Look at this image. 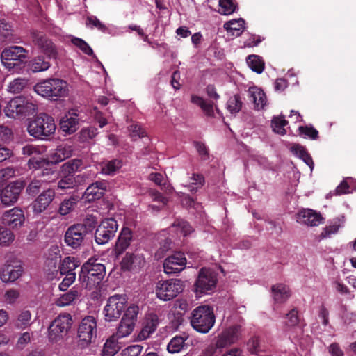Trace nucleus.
I'll return each mask as SVG.
<instances>
[{"mask_svg": "<svg viewBox=\"0 0 356 356\" xmlns=\"http://www.w3.org/2000/svg\"><path fill=\"white\" fill-rule=\"evenodd\" d=\"M42 182L40 180L32 181L26 188V191L29 195H34L38 193L42 187Z\"/></svg>", "mask_w": 356, "mask_h": 356, "instance_id": "nucleus-61", "label": "nucleus"}, {"mask_svg": "<svg viewBox=\"0 0 356 356\" xmlns=\"http://www.w3.org/2000/svg\"><path fill=\"white\" fill-rule=\"evenodd\" d=\"M127 300L124 295H114L108 298L104 309L106 321L118 320L124 311Z\"/></svg>", "mask_w": 356, "mask_h": 356, "instance_id": "nucleus-9", "label": "nucleus"}, {"mask_svg": "<svg viewBox=\"0 0 356 356\" xmlns=\"http://www.w3.org/2000/svg\"><path fill=\"white\" fill-rule=\"evenodd\" d=\"M56 125L54 118L44 113L37 115L28 126V132L35 138L43 139L54 134Z\"/></svg>", "mask_w": 356, "mask_h": 356, "instance_id": "nucleus-2", "label": "nucleus"}, {"mask_svg": "<svg viewBox=\"0 0 356 356\" xmlns=\"http://www.w3.org/2000/svg\"><path fill=\"white\" fill-rule=\"evenodd\" d=\"M12 35L11 26L4 21H0V37L6 39Z\"/></svg>", "mask_w": 356, "mask_h": 356, "instance_id": "nucleus-60", "label": "nucleus"}, {"mask_svg": "<svg viewBox=\"0 0 356 356\" xmlns=\"http://www.w3.org/2000/svg\"><path fill=\"white\" fill-rule=\"evenodd\" d=\"M149 195L153 201L157 202L162 206H165L168 203V199L162 195L161 193L156 191H149Z\"/></svg>", "mask_w": 356, "mask_h": 356, "instance_id": "nucleus-62", "label": "nucleus"}, {"mask_svg": "<svg viewBox=\"0 0 356 356\" xmlns=\"http://www.w3.org/2000/svg\"><path fill=\"white\" fill-rule=\"evenodd\" d=\"M86 24L90 28L95 27L102 31H105L106 29V26L102 23L95 16H88L86 19Z\"/></svg>", "mask_w": 356, "mask_h": 356, "instance_id": "nucleus-53", "label": "nucleus"}, {"mask_svg": "<svg viewBox=\"0 0 356 356\" xmlns=\"http://www.w3.org/2000/svg\"><path fill=\"white\" fill-rule=\"evenodd\" d=\"M71 42L74 46L80 49L84 54L87 55H92L93 54L92 49L83 40L79 38H72L71 39Z\"/></svg>", "mask_w": 356, "mask_h": 356, "instance_id": "nucleus-48", "label": "nucleus"}, {"mask_svg": "<svg viewBox=\"0 0 356 356\" xmlns=\"http://www.w3.org/2000/svg\"><path fill=\"white\" fill-rule=\"evenodd\" d=\"M24 186L23 181H16L8 184L1 191V203L6 207L15 204L19 199Z\"/></svg>", "mask_w": 356, "mask_h": 356, "instance_id": "nucleus-11", "label": "nucleus"}, {"mask_svg": "<svg viewBox=\"0 0 356 356\" xmlns=\"http://www.w3.org/2000/svg\"><path fill=\"white\" fill-rule=\"evenodd\" d=\"M105 273V266L102 264L97 259H90L82 266L79 281L86 282V287L92 288L102 281Z\"/></svg>", "mask_w": 356, "mask_h": 356, "instance_id": "nucleus-1", "label": "nucleus"}, {"mask_svg": "<svg viewBox=\"0 0 356 356\" xmlns=\"http://www.w3.org/2000/svg\"><path fill=\"white\" fill-rule=\"evenodd\" d=\"M245 21L239 18L238 19H232L224 24V28L232 35L239 36L244 31Z\"/></svg>", "mask_w": 356, "mask_h": 356, "instance_id": "nucleus-24", "label": "nucleus"}, {"mask_svg": "<svg viewBox=\"0 0 356 356\" xmlns=\"http://www.w3.org/2000/svg\"><path fill=\"white\" fill-rule=\"evenodd\" d=\"M172 226L177 232L182 234L184 236H187L193 231L191 226L183 220H177Z\"/></svg>", "mask_w": 356, "mask_h": 356, "instance_id": "nucleus-45", "label": "nucleus"}, {"mask_svg": "<svg viewBox=\"0 0 356 356\" xmlns=\"http://www.w3.org/2000/svg\"><path fill=\"white\" fill-rule=\"evenodd\" d=\"M188 337L184 338L181 335H175L168 345L167 349L170 353H179L184 347Z\"/></svg>", "mask_w": 356, "mask_h": 356, "instance_id": "nucleus-33", "label": "nucleus"}, {"mask_svg": "<svg viewBox=\"0 0 356 356\" xmlns=\"http://www.w3.org/2000/svg\"><path fill=\"white\" fill-rule=\"evenodd\" d=\"M67 158V149L65 146H58L55 152L51 155L49 162L56 164L65 161Z\"/></svg>", "mask_w": 356, "mask_h": 356, "instance_id": "nucleus-43", "label": "nucleus"}, {"mask_svg": "<svg viewBox=\"0 0 356 356\" xmlns=\"http://www.w3.org/2000/svg\"><path fill=\"white\" fill-rule=\"evenodd\" d=\"M81 117L76 111H68V134L74 133L79 127Z\"/></svg>", "mask_w": 356, "mask_h": 356, "instance_id": "nucleus-32", "label": "nucleus"}, {"mask_svg": "<svg viewBox=\"0 0 356 356\" xmlns=\"http://www.w3.org/2000/svg\"><path fill=\"white\" fill-rule=\"evenodd\" d=\"M243 102L238 95L230 97L227 102V108L232 114L238 113L242 108Z\"/></svg>", "mask_w": 356, "mask_h": 356, "instance_id": "nucleus-36", "label": "nucleus"}, {"mask_svg": "<svg viewBox=\"0 0 356 356\" xmlns=\"http://www.w3.org/2000/svg\"><path fill=\"white\" fill-rule=\"evenodd\" d=\"M31 324V314L29 310H23L14 321V327L19 330H24Z\"/></svg>", "mask_w": 356, "mask_h": 356, "instance_id": "nucleus-28", "label": "nucleus"}, {"mask_svg": "<svg viewBox=\"0 0 356 356\" xmlns=\"http://www.w3.org/2000/svg\"><path fill=\"white\" fill-rule=\"evenodd\" d=\"M82 165V161L79 159H72L68 162V175L77 171ZM73 186L72 178L68 177V188Z\"/></svg>", "mask_w": 356, "mask_h": 356, "instance_id": "nucleus-49", "label": "nucleus"}, {"mask_svg": "<svg viewBox=\"0 0 356 356\" xmlns=\"http://www.w3.org/2000/svg\"><path fill=\"white\" fill-rule=\"evenodd\" d=\"M136 259V257L131 253H127L121 261V267L123 270H129Z\"/></svg>", "mask_w": 356, "mask_h": 356, "instance_id": "nucleus-55", "label": "nucleus"}, {"mask_svg": "<svg viewBox=\"0 0 356 356\" xmlns=\"http://www.w3.org/2000/svg\"><path fill=\"white\" fill-rule=\"evenodd\" d=\"M286 124V120H285L282 116L275 117L272 120V127L273 131L280 135H284L286 134L284 127Z\"/></svg>", "mask_w": 356, "mask_h": 356, "instance_id": "nucleus-44", "label": "nucleus"}, {"mask_svg": "<svg viewBox=\"0 0 356 356\" xmlns=\"http://www.w3.org/2000/svg\"><path fill=\"white\" fill-rule=\"evenodd\" d=\"M236 337L237 335H218L213 341L216 343V347L220 350L232 344Z\"/></svg>", "mask_w": 356, "mask_h": 356, "instance_id": "nucleus-39", "label": "nucleus"}, {"mask_svg": "<svg viewBox=\"0 0 356 356\" xmlns=\"http://www.w3.org/2000/svg\"><path fill=\"white\" fill-rule=\"evenodd\" d=\"M131 240L132 232L130 229L127 227L122 228L113 249L114 254L117 257L121 254L129 246Z\"/></svg>", "mask_w": 356, "mask_h": 356, "instance_id": "nucleus-20", "label": "nucleus"}, {"mask_svg": "<svg viewBox=\"0 0 356 356\" xmlns=\"http://www.w3.org/2000/svg\"><path fill=\"white\" fill-rule=\"evenodd\" d=\"M83 286L76 284L68 291V305L76 300L81 296Z\"/></svg>", "mask_w": 356, "mask_h": 356, "instance_id": "nucleus-54", "label": "nucleus"}, {"mask_svg": "<svg viewBox=\"0 0 356 356\" xmlns=\"http://www.w3.org/2000/svg\"><path fill=\"white\" fill-rule=\"evenodd\" d=\"M67 327V316L65 314L60 315L50 325L49 334H60Z\"/></svg>", "mask_w": 356, "mask_h": 356, "instance_id": "nucleus-29", "label": "nucleus"}, {"mask_svg": "<svg viewBox=\"0 0 356 356\" xmlns=\"http://www.w3.org/2000/svg\"><path fill=\"white\" fill-rule=\"evenodd\" d=\"M298 220L308 226H318L322 223L323 218L319 213L310 209H305L298 213Z\"/></svg>", "mask_w": 356, "mask_h": 356, "instance_id": "nucleus-17", "label": "nucleus"}, {"mask_svg": "<svg viewBox=\"0 0 356 356\" xmlns=\"http://www.w3.org/2000/svg\"><path fill=\"white\" fill-rule=\"evenodd\" d=\"M22 273V266L6 264L0 271V278L3 282H12L17 280Z\"/></svg>", "mask_w": 356, "mask_h": 356, "instance_id": "nucleus-19", "label": "nucleus"}, {"mask_svg": "<svg viewBox=\"0 0 356 356\" xmlns=\"http://www.w3.org/2000/svg\"><path fill=\"white\" fill-rule=\"evenodd\" d=\"M54 197V191L51 189L44 191L33 202V209L35 212L41 213L44 211Z\"/></svg>", "mask_w": 356, "mask_h": 356, "instance_id": "nucleus-21", "label": "nucleus"}, {"mask_svg": "<svg viewBox=\"0 0 356 356\" xmlns=\"http://www.w3.org/2000/svg\"><path fill=\"white\" fill-rule=\"evenodd\" d=\"M118 228V225L114 218H106L102 220L95 231V241L101 245L107 243L114 237Z\"/></svg>", "mask_w": 356, "mask_h": 356, "instance_id": "nucleus-10", "label": "nucleus"}, {"mask_svg": "<svg viewBox=\"0 0 356 356\" xmlns=\"http://www.w3.org/2000/svg\"><path fill=\"white\" fill-rule=\"evenodd\" d=\"M97 134V130L95 127H89L81 129L79 134L80 142H86L94 138Z\"/></svg>", "mask_w": 356, "mask_h": 356, "instance_id": "nucleus-47", "label": "nucleus"}, {"mask_svg": "<svg viewBox=\"0 0 356 356\" xmlns=\"http://www.w3.org/2000/svg\"><path fill=\"white\" fill-rule=\"evenodd\" d=\"M274 300L278 303L284 302L290 296L289 286L283 284H277L271 287Z\"/></svg>", "mask_w": 356, "mask_h": 356, "instance_id": "nucleus-23", "label": "nucleus"}, {"mask_svg": "<svg viewBox=\"0 0 356 356\" xmlns=\"http://www.w3.org/2000/svg\"><path fill=\"white\" fill-rule=\"evenodd\" d=\"M107 182L105 181H96L90 185L84 193V198L88 202H92L101 198L107 188Z\"/></svg>", "mask_w": 356, "mask_h": 356, "instance_id": "nucleus-16", "label": "nucleus"}, {"mask_svg": "<svg viewBox=\"0 0 356 356\" xmlns=\"http://www.w3.org/2000/svg\"><path fill=\"white\" fill-rule=\"evenodd\" d=\"M121 166L122 163L120 160H112L101 164V172L105 175H113Z\"/></svg>", "mask_w": 356, "mask_h": 356, "instance_id": "nucleus-37", "label": "nucleus"}, {"mask_svg": "<svg viewBox=\"0 0 356 356\" xmlns=\"http://www.w3.org/2000/svg\"><path fill=\"white\" fill-rule=\"evenodd\" d=\"M143 350L140 345H131L124 348L122 353V356H138Z\"/></svg>", "mask_w": 356, "mask_h": 356, "instance_id": "nucleus-51", "label": "nucleus"}, {"mask_svg": "<svg viewBox=\"0 0 356 356\" xmlns=\"http://www.w3.org/2000/svg\"><path fill=\"white\" fill-rule=\"evenodd\" d=\"M299 130L302 134L307 136L311 139L315 140L318 138V132L313 127H300Z\"/></svg>", "mask_w": 356, "mask_h": 356, "instance_id": "nucleus-58", "label": "nucleus"}, {"mask_svg": "<svg viewBox=\"0 0 356 356\" xmlns=\"http://www.w3.org/2000/svg\"><path fill=\"white\" fill-rule=\"evenodd\" d=\"M28 81L26 79L17 78L10 83L8 91L13 93H19L23 90L27 85Z\"/></svg>", "mask_w": 356, "mask_h": 356, "instance_id": "nucleus-42", "label": "nucleus"}, {"mask_svg": "<svg viewBox=\"0 0 356 356\" xmlns=\"http://www.w3.org/2000/svg\"><path fill=\"white\" fill-rule=\"evenodd\" d=\"M97 322L94 317L88 316L82 319L78 330L79 334H95Z\"/></svg>", "mask_w": 356, "mask_h": 356, "instance_id": "nucleus-25", "label": "nucleus"}, {"mask_svg": "<svg viewBox=\"0 0 356 356\" xmlns=\"http://www.w3.org/2000/svg\"><path fill=\"white\" fill-rule=\"evenodd\" d=\"M191 323L197 332H208L215 323L213 308L209 305H201L196 307L192 312Z\"/></svg>", "mask_w": 356, "mask_h": 356, "instance_id": "nucleus-4", "label": "nucleus"}, {"mask_svg": "<svg viewBox=\"0 0 356 356\" xmlns=\"http://www.w3.org/2000/svg\"><path fill=\"white\" fill-rule=\"evenodd\" d=\"M130 136L132 140H136L139 138L145 136V131L137 124H133L129 127Z\"/></svg>", "mask_w": 356, "mask_h": 356, "instance_id": "nucleus-52", "label": "nucleus"}, {"mask_svg": "<svg viewBox=\"0 0 356 356\" xmlns=\"http://www.w3.org/2000/svg\"><path fill=\"white\" fill-rule=\"evenodd\" d=\"M59 249L57 246L52 247L50 250L49 257L46 259L44 264V270L49 274L54 273V272L60 271V275H65L67 273V268L65 267L64 263L66 258L61 264V257L58 254Z\"/></svg>", "mask_w": 356, "mask_h": 356, "instance_id": "nucleus-12", "label": "nucleus"}, {"mask_svg": "<svg viewBox=\"0 0 356 356\" xmlns=\"http://www.w3.org/2000/svg\"><path fill=\"white\" fill-rule=\"evenodd\" d=\"M248 94L252 99L254 108L259 110L266 106L267 99L264 91L257 87H251L248 90Z\"/></svg>", "mask_w": 356, "mask_h": 356, "instance_id": "nucleus-22", "label": "nucleus"}, {"mask_svg": "<svg viewBox=\"0 0 356 356\" xmlns=\"http://www.w3.org/2000/svg\"><path fill=\"white\" fill-rule=\"evenodd\" d=\"M186 259L181 252H177L167 257L163 262L164 272L168 274L177 273L186 268Z\"/></svg>", "mask_w": 356, "mask_h": 356, "instance_id": "nucleus-14", "label": "nucleus"}, {"mask_svg": "<svg viewBox=\"0 0 356 356\" xmlns=\"http://www.w3.org/2000/svg\"><path fill=\"white\" fill-rule=\"evenodd\" d=\"M191 102L193 104L199 106L207 115H213V102H208L207 100H204L202 97L196 95H193L191 97Z\"/></svg>", "mask_w": 356, "mask_h": 356, "instance_id": "nucleus-30", "label": "nucleus"}, {"mask_svg": "<svg viewBox=\"0 0 356 356\" xmlns=\"http://www.w3.org/2000/svg\"><path fill=\"white\" fill-rule=\"evenodd\" d=\"M192 185H189L188 188L190 191L193 192L199 187H201L204 184V177L200 175H193L191 177Z\"/></svg>", "mask_w": 356, "mask_h": 356, "instance_id": "nucleus-57", "label": "nucleus"}, {"mask_svg": "<svg viewBox=\"0 0 356 356\" xmlns=\"http://www.w3.org/2000/svg\"><path fill=\"white\" fill-rule=\"evenodd\" d=\"M184 289V284L181 280L170 279L156 282L154 291L159 300L169 301L177 297Z\"/></svg>", "mask_w": 356, "mask_h": 356, "instance_id": "nucleus-6", "label": "nucleus"}, {"mask_svg": "<svg viewBox=\"0 0 356 356\" xmlns=\"http://www.w3.org/2000/svg\"><path fill=\"white\" fill-rule=\"evenodd\" d=\"M19 293L17 290L10 289L5 294L6 300L8 303H13L19 298Z\"/></svg>", "mask_w": 356, "mask_h": 356, "instance_id": "nucleus-63", "label": "nucleus"}, {"mask_svg": "<svg viewBox=\"0 0 356 356\" xmlns=\"http://www.w3.org/2000/svg\"><path fill=\"white\" fill-rule=\"evenodd\" d=\"M81 264V261L74 257H68V286L76 280V273L74 270Z\"/></svg>", "mask_w": 356, "mask_h": 356, "instance_id": "nucleus-38", "label": "nucleus"}, {"mask_svg": "<svg viewBox=\"0 0 356 356\" xmlns=\"http://www.w3.org/2000/svg\"><path fill=\"white\" fill-rule=\"evenodd\" d=\"M135 325V322L122 318L118 329V334H131Z\"/></svg>", "mask_w": 356, "mask_h": 356, "instance_id": "nucleus-46", "label": "nucleus"}, {"mask_svg": "<svg viewBox=\"0 0 356 356\" xmlns=\"http://www.w3.org/2000/svg\"><path fill=\"white\" fill-rule=\"evenodd\" d=\"M299 318L296 309L291 310L286 316L285 323L288 327H294L298 325Z\"/></svg>", "mask_w": 356, "mask_h": 356, "instance_id": "nucleus-56", "label": "nucleus"}, {"mask_svg": "<svg viewBox=\"0 0 356 356\" xmlns=\"http://www.w3.org/2000/svg\"><path fill=\"white\" fill-rule=\"evenodd\" d=\"M116 335H111L105 342L103 348V356H114L120 349Z\"/></svg>", "mask_w": 356, "mask_h": 356, "instance_id": "nucleus-27", "label": "nucleus"}, {"mask_svg": "<svg viewBox=\"0 0 356 356\" xmlns=\"http://www.w3.org/2000/svg\"><path fill=\"white\" fill-rule=\"evenodd\" d=\"M35 91L40 95L57 101L65 97L67 92V83L59 79H49L38 83L34 86Z\"/></svg>", "mask_w": 356, "mask_h": 356, "instance_id": "nucleus-3", "label": "nucleus"}, {"mask_svg": "<svg viewBox=\"0 0 356 356\" xmlns=\"http://www.w3.org/2000/svg\"><path fill=\"white\" fill-rule=\"evenodd\" d=\"M37 105L26 97L19 96L6 102L4 113L8 117L17 118L20 115L33 114Z\"/></svg>", "mask_w": 356, "mask_h": 356, "instance_id": "nucleus-5", "label": "nucleus"}, {"mask_svg": "<svg viewBox=\"0 0 356 356\" xmlns=\"http://www.w3.org/2000/svg\"><path fill=\"white\" fill-rule=\"evenodd\" d=\"M15 239L13 233L5 227L0 226V245L8 246Z\"/></svg>", "mask_w": 356, "mask_h": 356, "instance_id": "nucleus-40", "label": "nucleus"}, {"mask_svg": "<svg viewBox=\"0 0 356 356\" xmlns=\"http://www.w3.org/2000/svg\"><path fill=\"white\" fill-rule=\"evenodd\" d=\"M138 312V307L135 305H131L127 309L122 318L136 323Z\"/></svg>", "mask_w": 356, "mask_h": 356, "instance_id": "nucleus-50", "label": "nucleus"}, {"mask_svg": "<svg viewBox=\"0 0 356 356\" xmlns=\"http://www.w3.org/2000/svg\"><path fill=\"white\" fill-rule=\"evenodd\" d=\"M141 334H152L159 325V318L156 314H148L143 322Z\"/></svg>", "mask_w": 356, "mask_h": 356, "instance_id": "nucleus-26", "label": "nucleus"}, {"mask_svg": "<svg viewBox=\"0 0 356 356\" xmlns=\"http://www.w3.org/2000/svg\"><path fill=\"white\" fill-rule=\"evenodd\" d=\"M26 51L22 47L12 46L5 49L1 55L3 65L8 70L17 71L26 58Z\"/></svg>", "mask_w": 356, "mask_h": 356, "instance_id": "nucleus-8", "label": "nucleus"}, {"mask_svg": "<svg viewBox=\"0 0 356 356\" xmlns=\"http://www.w3.org/2000/svg\"><path fill=\"white\" fill-rule=\"evenodd\" d=\"M86 232V227L81 224L68 228V246L73 248L80 246Z\"/></svg>", "mask_w": 356, "mask_h": 356, "instance_id": "nucleus-18", "label": "nucleus"}, {"mask_svg": "<svg viewBox=\"0 0 356 356\" xmlns=\"http://www.w3.org/2000/svg\"><path fill=\"white\" fill-rule=\"evenodd\" d=\"M32 41L49 57L56 58L58 50L54 43L48 40L45 35L40 32L31 33Z\"/></svg>", "mask_w": 356, "mask_h": 356, "instance_id": "nucleus-13", "label": "nucleus"}, {"mask_svg": "<svg viewBox=\"0 0 356 356\" xmlns=\"http://www.w3.org/2000/svg\"><path fill=\"white\" fill-rule=\"evenodd\" d=\"M219 10L222 15H231L236 8V6L232 0H219Z\"/></svg>", "mask_w": 356, "mask_h": 356, "instance_id": "nucleus-41", "label": "nucleus"}, {"mask_svg": "<svg viewBox=\"0 0 356 356\" xmlns=\"http://www.w3.org/2000/svg\"><path fill=\"white\" fill-rule=\"evenodd\" d=\"M217 282V275L214 271L205 268L200 269L194 284L196 295L209 293L216 288Z\"/></svg>", "mask_w": 356, "mask_h": 356, "instance_id": "nucleus-7", "label": "nucleus"}, {"mask_svg": "<svg viewBox=\"0 0 356 356\" xmlns=\"http://www.w3.org/2000/svg\"><path fill=\"white\" fill-rule=\"evenodd\" d=\"M29 65L33 72H39L49 69L50 63L45 60L42 56H38L31 61Z\"/></svg>", "mask_w": 356, "mask_h": 356, "instance_id": "nucleus-34", "label": "nucleus"}, {"mask_svg": "<svg viewBox=\"0 0 356 356\" xmlns=\"http://www.w3.org/2000/svg\"><path fill=\"white\" fill-rule=\"evenodd\" d=\"M339 230V225H330L325 227L321 234V238H329L331 235L336 234Z\"/></svg>", "mask_w": 356, "mask_h": 356, "instance_id": "nucleus-59", "label": "nucleus"}, {"mask_svg": "<svg viewBox=\"0 0 356 356\" xmlns=\"http://www.w3.org/2000/svg\"><path fill=\"white\" fill-rule=\"evenodd\" d=\"M265 348L264 343L257 335L251 337L247 343V348L252 354L259 355L260 353L265 351Z\"/></svg>", "mask_w": 356, "mask_h": 356, "instance_id": "nucleus-31", "label": "nucleus"}, {"mask_svg": "<svg viewBox=\"0 0 356 356\" xmlns=\"http://www.w3.org/2000/svg\"><path fill=\"white\" fill-rule=\"evenodd\" d=\"M15 175V170L13 167H7L0 170V177L5 180L14 177Z\"/></svg>", "mask_w": 356, "mask_h": 356, "instance_id": "nucleus-64", "label": "nucleus"}, {"mask_svg": "<svg viewBox=\"0 0 356 356\" xmlns=\"http://www.w3.org/2000/svg\"><path fill=\"white\" fill-rule=\"evenodd\" d=\"M247 64L252 71L261 74L264 70V63L256 55H250L247 58Z\"/></svg>", "mask_w": 356, "mask_h": 356, "instance_id": "nucleus-35", "label": "nucleus"}, {"mask_svg": "<svg viewBox=\"0 0 356 356\" xmlns=\"http://www.w3.org/2000/svg\"><path fill=\"white\" fill-rule=\"evenodd\" d=\"M24 220V213L19 207H14L5 211L1 216L2 223L12 229L22 227Z\"/></svg>", "mask_w": 356, "mask_h": 356, "instance_id": "nucleus-15", "label": "nucleus"}]
</instances>
